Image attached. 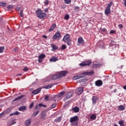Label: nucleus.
<instances>
[{
  "label": "nucleus",
  "mask_w": 126,
  "mask_h": 126,
  "mask_svg": "<svg viewBox=\"0 0 126 126\" xmlns=\"http://www.w3.org/2000/svg\"><path fill=\"white\" fill-rule=\"evenodd\" d=\"M57 97H58V95H55L54 97L52 98V101H54V102H56V101H57V99H56L55 98H57Z\"/></svg>",
  "instance_id": "nucleus-47"
},
{
  "label": "nucleus",
  "mask_w": 126,
  "mask_h": 126,
  "mask_svg": "<svg viewBox=\"0 0 126 126\" xmlns=\"http://www.w3.org/2000/svg\"><path fill=\"white\" fill-rule=\"evenodd\" d=\"M33 106H34V104L33 103H32L30 105V109H32V108H33Z\"/></svg>",
  "instance_id": "nucleus-52"
},
{
  "label": "nucleus",
  "mask_w": 126,
  "mask_h": 126,
  "mask_svg": "<svg viewBox=\"0 0 126 126\" xmlns=\"http://www.w3.org/2000/svg\"><path fill=\"white\" fill-rule=\"evenodd\" d=\"M44 100H45L46 101H49V96L46 95L44 98Z\"/></svg>",
  "instance_id": "nucleus-49"
},
{
  "label": "nucleus",
  "mask_w": 126,
  "mask_h": 126,
  "mask_svg": "<svg viewBox=\"0 0 126 126\" xmlns=\"http://www.w3.org/2000/svg\"><path fill=\"white\" fill-rule=\"evenodd\" d=\"M79 8L80 7L79 6H75V11H76V12L79 11Z\"/></svg>",
  "instance_id": "nucleus-43"
},
{
  "label": "nucleus",
  "mask_w": 126,
  "mask_h": 126,
  "mask_svg": "<svg viewBox=\"0 0 126 126\" xmlns=\"http://www.w3.org/2000/svg\"><path fill=\"white\" fill-rule=\"evenodd\" d=\"M17 51H18V48H16L13 49V51L14 52H17Z\"/></svg>",
  "instance_id": "nucleus-57"
},
{
  "label": "nucleus",
  "mask_w": 126,
  "mask_h": 126,
  "mask_svg": "<svg viewBox=\"0 0 126 126\" xmlns=\"http://www.w3.org/2000/svg\"><path fill=\"white\" fill-rule=\"evenodd\" d=\"M51 47L52 48V51H56V50H58V46L54 44H51Z\"/></svg>",
  "instance_id": "nucleus-22"
},
{
  "label": "nucleus",
  "mask_w": 126,
  "mask_h": 126,
  "mask_svg": "<svg viewBox=\"0 0 126 126\" xmlns=\"http://www.w3.org/2000/svg\"><path fill=\"white\" fill-rule=\"evenodd\" d=\"M78 43L79 44H84V40L82 37H79L78 39Z\"/></svg>",
  "instance_id": "nucleus-18"
},
{
  "label": "nucleus",
  "mask_w": 126,
  "mask_h": 126,
  "mask_svg": "<svg viewBox=\"0 0 126 126\" xmlns=\"http://www.w3.org/2000/svg\"><path fill=\"white\" fill-rule=\"evenodd\" d=\"M100 66V65L99 64H94L92 65V67L94 68L99 67Z\"/></svg>",
  "instance_id": "nucleus-35"
},
{
  "label": "nucleus",
  "mask_w": 126,
  "mask_h": 126,
  "mask_svg": "<svg viewBox=\"0 0 126 126\" xmlns=\"http://www.w3.org/2000/svg\"><path fill=\"white\" fill-rule=\"evenodd\" d=\"M35 14H36V16L38 18H39V19H44L47 17V14L43 12V11L40 9H38L35 11Z\"/></svg>",
  "instance_id": "nucleus-2"
},
{
  "label": "nucleus",
  "mask_w": 126,
  "mask_h": 126,
  "mask_svg": "<svg viewBox=\"0 0 126 126\" xmlns=\"http://www.w3.org/2000/svg\"><path fill=\"white\" fill-rule=\"evenodd\" d=\"M58 60V57H52L50 58V59L49 60V61L50 62V63H56V62H57Z\"/></svg>",
  "instance_id": "nucleus-12"
},
{
  "label": "nucleus",
  "mask_w": 126,
  "mask_h": 126,
  "mask_svg": "<svg viewBox=\"0 0 126 126\" xmlns=\"http://www.w3.org/2000/svg\"><path fill=\"white\" fill-rule=\"evenodd\" d=\"M41 88H39L35 90L34 91H32V94L33 95H36V94H39V93L41 92Z\"/></svg>",
  "instance_id": "nucleus-11"
},
{
  "label": "nucleus",
  "mask_w": 126,
  "mask_h": 126,
  "mask_svg": "<svg viewBox=\"0 0 126 126\" xmlns=\"http://www.w3.org/2000/svg\"><path fill=\"white\" fill-rule=\"evenodd\" d=\"M38 107H39V106H38V104H37L35 106V109H38Z\"/></svg>",
  "instance_id": "nucleus-62"
},
{
  "label": "nucleus",
  "mask_w": 126,
  "mask_h": 126,
  "mask_svg": "<svg viewBox=\"0 0 126 126\" xmlns=\"http://www.w3.org/2000/svg\"><path fill=\"white\" fill-rule=\"evenodd\" d=\"M83 93V88L82 87L78 88L76 90V94H77V95H81V94H82Z\"/></svg>",
  "instance_id": "nucleus-6"
},
{
  "label": "nucleus",
  "mask_w": 126,
  "mask_h": 126,
  "mask_svg": "<svg viewBox=\"0 0 126 126\" xmlns=\"http://www.w3.org/2000/svg\"><path fill=\"white\" fill-rule=\"evenodd\" d=\"M44 4H45V5H48V4H49V0H46L44 2Z\"/></svg>",
  "instance_id": "nucleus-48"
},
{
  "label": "nucleus",
  "mask_w": 126,
  "mask_h": 126,
  "mask_svg": "<svg viewBox=\"0 0 126 126\" xmlns=\"http://www.w3.org/2000/svg\"><path fill=\"white\" fill-rule=\"evenodd\" d=\"M55 28H57V25L56 24H53L48 31L49 32H52V31H54V30H55Z\"/></svg>",
  "instance_id": "nucleus-13"
},
{
  "label": "nucleus",
  "mask_w": 126,
  "mask_h": 126,
  "mask_svg": "<svg viewBox=\"0 0 126 126\" xmlns=\"http://www.w3.org/2000/svg\"><path fill=\"white\" fill-rule=\"evenodd\" d=\"M20 16L21 17H23L24 16V14H23V9H22L20 12Z\"/></svg>",
  "instance_id": "nucleus-37"
},
{
  "label": "nucleus",
  "mask_w": 126,
  "mask_h": 126,
  "mask_svg": "<svg viewBox=\"0 0 126 126\" xmlns=\"http://www.w3.org/2000/svg\"><path fill=\"white\" fill-rule=\"evenodd\" d=\"M119 124L120 126H125V124L124 123V121H119Z\"/></svg>",
  "instance_id": "nucleus-38"
},
{
  "label": "nucleus",
  "mask_w": 126,
  "mask_h": 126,
  "mask_svg": "<svg viewBox=\"0 0 126 126\" xmlns=\"http://www.w3.org/2000/svg\"><path fill=\"white\" fill-rule=\"evenodd\" d=\"M112 2H110L108 3L107 6L106 7V8H109L111 9V6H112Z\"/></svg>",
  "instance_id": "nucleus-34"
},
{
  "label": "nucleus",
  "mask_w": 126,
  "mask_h": 126,
  "mask_svg": "<svg viewBox=\"0 0 126 126\" xmlns=\"http://www.w3.org/2000/svg\"><path fill=\"white\" fill-rule=\"evenodd\" d=\"M25 124L26 126H30L31 125V120H27L25 121Z\"/></svg>",
  "instance_id": "nucleus-26"
},
{
  "label": "nucleus",
  "mask_w": 126,
  "mask_h": 126,
  "mask_svg": "<svg viewBox=\"0 0 126 126\" xmlns=\"http://www.w3.org/2000/svg\"><path fill=\"white\" fill-rule=\"evenodd\" d=\"M100 30L102 31V32H104L105 33L107 32V29H106V28H100Z\"/></svg>",
  "instance_id": "nucleus-45"
},
{
  "label": "nucleus",
  "mask_w": 126,
  "mask_h": 126,
  "mask_svg": "<svg viewBox=\"0 0 126 126\" xmlns=\"http://www.w3.org/2000/svg\"><path fill=\"white\" fill-rule=\"evenodd\" d=\"M52 87H53V85L52 84L44 85L43 86V88H44V89H51Z\"/></svg>",
  "instance_id": "nucleus-16"
},
{
  "label": "nucleus",
  "mask_w": 126,
  "mask_h": 126,
  "mask_svg": "<svg viewBox=\"0 0 126 126\" xmlns=\"http://www.w3.org/2000/svg\"><path fill=\"white\" fill-rule=\"evenodd\" d=\"M64 91H62L61 93H60L58 95L57 97H59L60 98V97H62V96H63L64 95Z\"/></svg>",
  "instance_id": "nucleus-28"
},
{
  "label": "nucleus",
  "mask_w": 126,
  "mask_h": 126,
  "mask_svg": "<svg viewBox=\"0 0 126 126\" xmlns=\"http://www.w3.org/2000/svg\"><path fill=\"white\" fill-rule=\"evenodd\" d=\"M70 102H71V100H69V101L66 102L65 103V106H67L68 105V104H69V103H70Z\"/></svg>",
  "instance_id": "nucleus-50"
},
{
  "label": "nucleus",
  "mask_w": 126,
  "mask_h": 126,
  "mask_svg": "<svg viewBox=\"0 0 126 126\" xmlns=\"http://www.w3.org/2000/svg\"><path fill=\"white\" fill-rule=\"evenodd\" d=\"M118 27H119V29H121V28H123V27H124V26H123L122 24H119L118 25Z\"/></svg>",
  "instance_id": "nucleus-53"
},
{
  "label": "nucleus",
  "mask_w": 126,
  "mask_h": 126,
  "mask_svg": "<svg viewBox=\"0 0 126 126\" xmlns=\"http://www.w3.org/2000/svg\"><path fill=\"white\" fill-rule=\"evenodd\" d=\"M14 113L15 115H16V116H18V115H19V112H18V111H16Z\"/></svg>",
  "instance_id": "nucleus-55"
},
{
  "label": "nucleus",
  "mask_w": 126,
  "mask_h": 126,
  "mask_svg": "<svg viewBox=\"0 0 126 126\" xmlns=\"http://www.w3.org/2000/svg\"><path fill=\"white\" fill-rule=\"evenodd\" d=\"M77 79H79V77L78 76V75L74 76L73 78V80H77Z\"/></svg>",
  "instance_id": "nucleus-40"
},
{
  "label": "nucleus",
  "mask_w": 126,
  "mask_h": 126,
  "mask_svg": "<svg viewBox=\"0 0 126 126\" xmlns=\"http://www.w3.org/2000/svg\"><path fill=\"white\" fill-rule=\"evenodd\" d=\"M13 7V6L12 5H9L8 6H7V8L8 9H11Z\"/></svg>",
  "instance_id": "nucleus-46"
},
{
  "label": "nucleus",
  "mask_w": 126,
  "mask_h": 126,
  "mask_svg": "<svg viewBox=\"0 0 126 126\" xmlns=\"http://www.w3.org/2000/svg\"><path fill=\"white\" fill-rule=\"evenodd\" d=\"M115 33H116V31L114 30H111L110 32V34H115Z\"/></svg>",
  "instance_id": "nucleus-51"
},
{
  "label": "nucleus",
  "mask_w": 126,
  "mask_h": 126,
  "mask_svg": "<svg viewBox=\"0 0 126 126\" xmlns=\"http://www.w3.org/2000/svg\"><path fill=\"white\" fill-rule=\"evenodd\" d=\"M25 95H21L20 96H18L15 99L13 100V102H15L16 101H19V100H21V99H22V98H23V97H25Z\"/></svg>",
  "instance_id": "nucleus-14"
},
{
  "label": "nucleus",
  "mask_w": 126,
  "mask_h": 126,
  "mask_svg": "<svg viewBox=\"0 0 126 126\" xmlns=\"http://www.w3.org/2000/svg\"><path fill=\"white\" fill-rule=\"evenodd\" d=\"M14 115H15V113H14V112H13V113H11V114H10V116H14Z\"/></svg>",
  "instance_id": "nucleus-63"
},
{
  "label": "nucleus",
  "mask_w": 126,
  "mask_h": 126,
  "mask_svg": "<svg viewBox=\"0 0 126 126\" xmlns=\"http://www.w3.org/2000/svg\"><path fill=\"white\" fill-rule=\"evenodd\" d=\"M66 49V46L65 44H63L61 46L62 50H65Z\"/></svg>",
  "instance_id": "nucleus-39"
},
{
  "label": "nucleus",
  "mask_w": 126,
  "mask_h": 126,
  "mask_svg": "<svg viewBox=\"0 0 126 126\" xmlns=\"http://www.w3.org/2000/svg\"><path fill=\"white\" fill-rule=\"evenodd\" d=\"M64 19H65V20H68V19H69V15H65L64 17Z\"/></svg>",
  "instance_id": "nucleus-33"
},
{
  "label": "nucleus",
  "mask_w": 126,
  "mask_h": 126,
  "mask_svg": "<svg viewBox=\"0 0 126 126\" xmlns=\"http://www.w3.org/2000/svg\"><path fill=\"white\" fill-rule=\"evenodd\" d=\"M91 61H87L86 62H82L79 64L80 66H86L87 65H90L91 64Z\"/></svg>",
  "instance_id": "nucleus-5"
},
{
  "label": "nucleus",
  "mask_w": 126,
  "mask_h": 126,
  "mask_svg": "<svg viewBox=\"0 0 126 126\" xmlns=\"http://www.w3.org/2000/svg\"><path fill=\"white\" fill-rule=\"evenodd\" d=\"M38 107L41 108V107H43V104L42 103H39L38 104Z\"/></svg>",
  "instance_id": "nucleus-58"
},
{
  "label": "nucleus",
  "mask_w": 126,
  "mask_h": 126,
  "mask_svg": "<svg viewBox=\"0 0 126 126\" xmlns=\"http://www.w3.org/2000/svg\"><path fill=\"white\" fill-rule=\"evenodd\" d=\"M83 75H93L94 74V71L92 70L90 72H82Z\"/></svg>",
  "instance_id": "nucleus-10"
},
{
  "label": "nucleus",
  "mask_w": 126,
  "mask_h": 126,
  "mask_svg": "<svg viewBox=\"0 0 126 126\" xmlns=\"http://www.w3.org/2000/svg\"><path fill=\"white\" fill-rule=\"evenodd\" d=\"M43 38H44V39H48V36H47V35H42Z\"/></svg>",
  "instance_id": "nucleus-56"
},
{
  "label": "nucleus",
  "mask_w": 126,
  "mask_h": 126,
  "mask_svg": "<svg viewBox=\"0 0 126 126\" xmlns=\"http://www.w3.org/2000/svg\"><path fill=\"white\" fill-rule=\"evenodd\" d=\"M79 121V118L78 116H75L73 117L70 118L69 122L71 123V126H77L78 125V122Z\"/></svg>",
  "instance_id": "nucleus-3"
},
{
  "label": "nucleus",
  "mask_w": 126,
  "mask_h": 126,
  "mask_svg": "<svg viewBox=\"0 0 126 126\" xmlns=\"http://www.w3.org/2000/svg\"><path fill=\"white\" fill-rule=\"evenodd\" d=\"M39 111L34 112L32 114V117H36V116H37V115L39 114Z\"/></svg>",
  "instance_id": "nucleus-36"
},
{
  "label": "nucleus",
  "mask_w": 126,
  "mask_h": 126,
  "mask_svg": "<svg viewBox=\"0 0 126 126\" xmlns=\"http://www.w3.org/2000/svg\"><path fill=\"white\" fill-rule=\"evenodd\" d=\"M4 51V47H0V53H3Z\"/></svg>",
  "instance_id": "nucleus-42"
},
{
  "label": "nucleus",
  "mask_w": 126,
  "mask_h": 126,
  "mask_svg": "<svg viewBox=\"0 0 126 126\" xmlns=\"http://www.w3.org/2000/svg\"><path fill=\"white\" fill-rule=\"evenodd\" d=\"M46 57V55L45 54H40L38 56V59H40L41 60L44 59V58Z\"/></svg>",
  "instance_id": "nucleus-27"
},
{
  "label": "nucleus",
  "mask_w": 126,
  "mask_h": 126,
  "mask_svg": "<svg viewBox=\"0 0 126 126\" xmlns=\"http://www.w3.org/2000/svg\"><path fill=\"white\" fill-rule=\"evenodd\" d=\"M63 41L65 43H66L68 46H71V40H70V36L67 34L64 36L63 38Z\"/></svg>",
  "instance_id": "nucleus-4"
},
{
  "label": "nucleus",
  "mask_w": 126,
  "mask_h": 126,
  "mask_svg": "<svg viewBox=\"0 0 126 126\" xmlns=\"http://www.w3.org/2000/svg\"><path fill=\"white\" fill-rule=\"evenodd\" d=\"M56 106H57V103L52 104V105H51V107H50L47 109V112L49 111H50V110H52V109H54V108L56 107Z\"/></svg>",
  "instance_id": "nucleus-17"
},
{
  "label": "nucleus",
  "mask_w": 126,
  "mask_h": 126,
  "mask_svg": "<svg viewBox=\"0 0 126 126\" xmlns=\"http://www.w3.org/2000/svg\"><path fill=\"white\" fill-rule=\"evenodd\" d=\"M44 11L45 12H49V9L48 8H45Z\"/></svg>",
  "instance_id": "nucleus-60"
},
{
  "label": "nucleus",
  "mask_w": 126,
  "mask_h": 126,
  "mask_svg": "<svg viewBox=\"0 0 126 126\" xmlns=\"http://www.w3.org/2000/svg\"><path fill=\"white\" fill-rule=\"evenodd\" d=\"M95 84L96 86L99 87L100 86H102V85H103V82L101 80H98L95 82Z\"/></svg>",
  "instance_id": "nucleus-9"
},
{
  "label": "nucleus",
  "mask_w": 126,
  "mask_h": 126,
  "mask_svg": "<svg viewBox=\"0 0 126 126\" xmlns=\"http://www.w3.org/2000/svg\"><path fill=\"white\" fill-rule=\"evenodd\" d=\"M126 109L125 106L121 105L118 107L119 111H124Z\"/></svg>",
  "instance_id": "nucleus-20"
},
{
  "label": "nucleus",
  "mask_w": 126,
  "mask_h": 126,
  "mask_svg": "<svg viewBox=\"0 0 126 126\" xmlns=\"http://www.w3.org/2000/svg\"><path fill=\"white\" fill-rule=\"evenodd\" d=\"M123 88H124V89H125V90H126V85L124 86L123 87Z\"/></svg>",
  "instance_id": "nucleus-64"
},
{
  "label": "nucleus",
  "mask_w": 126,
  "mask_h": 126,
  "mask_svg": "<svg viewBox=\"0 0 126 126\" xmlns=\"http://www.w3.org/2000/svg\"><path fill=\"white\" fill-rule=\"evenodd\" d=\"M97 99H98V97H97V96L95 95V96H93L92 97V102H93V104H96V102H97Z\"/></svg>",
  "instance_id": "nucleus-15"
},
{
  "label": "nucleus",
  "mask_w": 126,
  "mask_h": 126,
  "mask_svg": "<svg viewBox=\"0 0 126 126\" xmlns=\"http://www.w3.org/2000/svg\"><path fill=\"white\" fill-rule=\"evenodd\" d=\"M79 78H82V77H84V75H83V73H81L80 74H78Z\"/></svg>",
  "instance_id": "nucleus-41"
},
{
  "label": "nucleus",
  "mask_w": 126,
  "mask_h": 126,
  "mask_svg": "<svg viewBox=\"0 0 126 126\" xmlns=\"http://www.w3.org/2000/svg\"><path fill=\"white\" fill-rule=\"evenodd\" d=\"M67 73V71H61L58 74L53 75L51 77V79L56 80V79H59V78H62V77L65 76Z\"/></svg>",
  "instance_id": "nucleus-1"
},
{
  "label": "nucleus",
  "mask_w": 126,
  "mask_h": 126,
  "mask_svg": "<svg viewBox=\"0 0 126 126\" xmlns=\"http://www.w3.org/2000/svg\"><path fill=\"white\" fill-rule=\"evenodd\" d=\"M65 4H69L71 2V0H63Z\"/></svg>",
  "instance_id": "nucleus-30"
},
{
  "label": "nucleus",
  "mask_w": 126,
  "mask_h": 126,
  "mask_svg": "<svg viewBox=\"0 0 126 126\" xmlns=\"http://www.w3.org/2000/svg\"><path fill=\"white\" fill-rule=\"evenodd\" d=\"M72 110L74 111V113H78V112H79V108L77 106L74 107Z\"/></svg>",
  "instance_id": "nucleus-21"
},
{
  "label": "nucleus",
  "mask_w": 126,
  "mask_h": 126,
  "mask_svg": "<svg viewBox=\"0 0 126 126\" xmlns=\"http://www.w3.org/2000/svg\"><path fill=\"white\" fill-rule=\"evenodd\" d=\"M5 114H6V113H5V111H3L2 113H0V118H1V117H2V116H3L4 115H5Z\"/></svg>",
  "instance_id": "nucleus-44"
},
{
  "label": "nucleus",
  "mask_w": 126,
  "mask_h": 126,
  "mask_svg": "<svg viewBox=\"0 0 126 126\" xmlns=\"http://www.w3.org/2000/svg\"><path fill=\"white\" fill-rule=\"evenodd\" d=\"M22 6H17V7H16V10H17V11H20V10H22Z\"/></svg>",
  "instance_id": "nucleus-32"
},
{
  "label": "nucleus",
  "mask_w": 126,
  "mask_h": 126,
  "mask_svg": "<svg viewBox=\"0 0 126 126\" xmlns=\"http://www.w3.org/2000/svg\"><path fill=\"white\" fill-rule=\"evenodd\" d=\"M23 70L24 71H28V68H27V67H25V68H24Z\"/></svg>",
  "instance_id": "nucleus-54"
},
{
  "label": "nucleus",
  "mask_w": 126,
  "mask_h": 126,
  "mask_svg": "<svg viewBox=\"0 0 126 126\" xmlns=\"http://www.w3.org/2000/svg\"><path fill=\"white\" fill-rule=\"evenodd\" d=\"M11 124H10V126H12V125H14V124H16V122L14 121H11Z\"/></svg>",
  "instance_id": "nucleus-59"
},
{
  "label": "nucleus",
  "mask_w": 126,
  "mask_h": 126,
  "mask_svg": "<svg viewBox=\"0 0 126 126\" xmlns=\"http://www.w3.org/2000/svg\"><path fill=\"white\" fill-rule=\"evenodd\" d=\"M60 38H61V33L57 32L55 35L53 36L52 39L55 41L56 39H60Z\"/></svg>",
  "instance_id": "nucleus-7"
},
{
  "label": "nucleus",
  "mask_w": 126,
  "mask_h": 126,
  "mask_svg": "<svg viewBox=\"0 0 126 126\" xmlns=\"http://www.w3.org/2000/svg\"><path fill=\"white\" fill-rule=\"evenodd\" d=\"M43 61V59H38V63H41Z\"/></svg>",
  "instance_id": "nucleus-61"
},
{
  "label": "nucleus",
  "mask_w": 126,
  "mask_h": 126,
  "mask_svg": "<svg viewBox=\"0 0 126 126\" xmlns=\"http://www.w3.org/2000/svg\"><path fill=\"white\" fill-rule=\"evenodd\" d=\"M73 95V93H68L66 94L65 97L64 98L63 100L66 101V100H68V99H69L72 95Z\"/></svg>",
  "instance_id": "nucleus-8"
},
{
  "label": "nucleus",
  "mask_w": 126,
  "mask_h": 126,
  "mask_svg": "<svg viewBox=\"0 0 126 126\" xmlns=\"http://www.w3.org/2000/svg\"><path fill=\"white\" fill-rule=\"evenodd\" d=\"M61 121H62V118L59 117L58 118L55 119L54 120V122H55V123H60V122H61Z\"/></svg>",
  "instance_id": "nucleus-29"
},
{
  "label": "nucleus",
  "mask_w": 126,
  "mask_h": 126,
  "mask_svg": "<svg viewBox=\"0 0 126 126\" xmlns=\"http://www.w3.org/2000/svg\"><path fill=\"white\" fill-rule=\"evenodd\" d=\"M46 112L43 111L41 114V118H42V119H45V117H46Z\"/></svg>",
  "instance_id": "nucleus-24"
},
{
  "label": "nucleus",
  "mask_w": 126,
  "mask_h": 126,
  "mask_svg": "<svg viewBox=\"0 0 126 126\" xmlns=\"http://www.w3.org/2000/svg\"><path fill=\"white\" fill-rule=\"evenodd\" d=\"M90 119L91 120H93V121H95L96 119H97V117L95 115L93 114L90 116Z\"/></svg>",
  "instance_id": "nucleus-23"
},
{
  "label": "nucleus",
  "mask_w": 126,
  "mask_h": 126,
  "mask_svg": "<svg viewBox=\"0 0 126 126\" xmlns=\"http://www.w3.org/2000/svg\"><path fill=\"white\" fill-rule=\"evenodd\" d=\"M6 2H0V6L4 7V6H6Z\"/></svg>",
  "instance_id": "nucleus-31"
},
{
  "label": "nucleus",
  "mask_w": 126,
  "mask_h": 126,
  "mask_svg": "<svg viewBox=\"0 0 126 126\" xmlns=\"http://www.w3.org/2000/svg\"><path fill=\"white\" fill-rule=\"evenodd\" d=\"M25 110H26V106H22L19 108V111H24Z\"/></svg>",
  "instance_id": "nucleus-25"
},
{
  "label": "nucleus",
  "mask_w": 126,
  "mask_h": 126,
  "mask_svg": "<svg viewBox=\"0 0 126 126\" xmlns=\"http://www.w3.org/2000/svg\"><path fill=\"white\" fill-rule=\"evenodd\" d=\"M110 12H111V9L106 8V9L105 10V15H109L110 14Z\"/></svg>",
  "instance_id": "nucleus-19"
}]
</instances>
